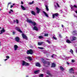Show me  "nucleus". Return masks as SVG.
I'll return each mask as SVG.
<instances>
[{
	"label": "nucleus",
	"instance_id": "26",
	"mask_svg": "<svg viewBox=\"0 0 77 77\" xmlns=\"http://www.w3.org/2000/svg\"><path fill=\"white\" fill-rule=\"evenodd\" d=\"M72 34H73V35H75V34H76V30L73 31L72 32Z\"/></svg>",
	"mask_w": 77,
	"mask_h": 77
},
{
	"label": "nucleus",
	"instance_id": "4",
	"mask_svg": "<svg viewBox=\"0 0 77 77\" xmlns=\"http://www.w3.org/2000/svg\"><path fill=\"white\" fill-rule=\"evenodd\" d=\"M22 65L23 66L24 65H25V66H29V64L27 63L26 62L24 61H23Z\"/></svg>",
	"mask_w": 77,
	"mask_h": 77
},
{
	"label": "nucleus",
	"instance_id": "12",
	"mask_svg": "<svg viewBox=\"0 0 77 77\" xmlns=\"http://www.w3.org/2000/svg\"><path fill=\"white\" fill-rule=\"evenodd\" d=\"M77 39L76 37L73 36L72 37V39L71 40V41H75Z\"/></svg>",
	"mask_w": 77,
	"mask_h": 77
},
{
	"label": "nucleus",
	"instance_id": "11",
	"mask_svg": "<svg viewBox=\"0 0 77 77\" xmlns=\"http://www.w3.org/2000/svg\"><path fill=\"white\" fill-rule=\"evenodd\" d=\"M14 50L16 51V50H17V49H18V46L17 45H14Z\"/></svg>",
	"mask_w": 77,
	"mask_h": 77
},
{
	"label": "nucleus",
	"instance_id": "3",
	"mask_svg": "<svg viewBox=\"0 0 77 77\" xmlns=\"http://www.w3.org/2000/svg\"><path fill=\"white\" fill-rule=\"evenodd\" d=\"M69 72L71 74H74V70L73 69V68H71L69 70Z\"/></svg>",
	"mask_w": 77,
	"mask_h": 77
},
{
	"label": "nucleus",
	"instance_id": "59",
	"mask_svg": "<svg viewBox=\"0 0 77 77\" xmlns=\"http://www.w3.org/2000/svg\"><path fill=\"white\" fill-rule=\"evenodd\" d=\"M26 77H29V76L28 75H26Z\"/></svg>",
	"mask_w": 77,
	"mask_h": 77
},
{
	"label": "nucleus",
	"instance_id": "27",
	"mask_svg": "<svg viewBox=\"0 0 77 77\" xmlns=\"http://www.w3.org/2000/svg\"><path fill=\"white\" fill-rule=\"evenodd\" d=\"M43 43V42H42L41 43L38 42V44L39 45H41L42 44V43Z\"/></svg>",
	"mask_w": 77,
	"mask_h": 77
},
{
	"label": "nucleus",
	"instance_id": "9",
	"mask_svg": "<svg viewBox=\"0 0 77 77\" xmlns=\"http://www.w3.org/2000/svg\"><path fill=\"white\" fill-rule=\"evenodd\" d=\"M59 15V14L57 13L54 14H52L53 18H55V16L56 17H57V16Z\"/></svg>",
	"mask_w": 77,
	"mask_h": 77
},
{
	"label": "nucleus",
	"instance_id": "48",
	"mask_svg": "<svg viewBox=\"0 0 77 77\" xmlns=\"http://www.w3.org/2000/svg\"><path fill=\"white\" fill-rule=\"evenodd\" d=\"M11 3H8V7L9 6V4H11Z\"/></svg>",
	"mask_w": 77,
	"mask_h": 77
},
{
	"label": "nucleus",
	"instance_id": "39",
	"mask_svg": "<svg viewBox=\"0 0 77 77\" xmlns=\"http://www.w3.org/2000/svg\"><path fill=\"white\" fill-rule=\"evenodd\" d=\"M47 64H48V65H49L50 64V62H47Z\"/></svg>",
	"mask_w": 77,
	"mask_h": 77
},
{
	"label": "nucleus",
	"instance_id": "2",
	"mask_svg": "<svg viewBox=\"0 0 77 77\" xmlns=\"http://www.w3.org/2000/svg\"><path fill=\"white\" fill-rule=\"evenodd\" d=\"M26 53L27 54H33V51L32 49H29V50H28L26 52Z\"/></svg>",
	"mask_w": 77,
	"mask_h": 77
},
{
	"label": "nucleus",
	"instance_id": "20",
	"mask_svg": "<svg viewBox=\"0 0 77 77\" xmlns=\"http://www.w3.org/2000/svg\"><path fill=\"white\" fill-rule=\"evenodd\" d=\"M43 13H44L46 17H48V14H47V13H46V12H45V11H43Z\"/></svg>",
	"mask_w": 77,
	"mask_h": 77
},
{
	"label": "nucleus",
	"instance_id": "53",
	"mask_svg": "<svg viewBox=\"0 0 77 77\" xmlns=\"http://www.w3.org/2000/svg\"><path fill=\"white\" fill-rule=\"evenodd\" d=\"M54 57V56H53V55H52L51 56V57L53 58V57Z\"/></svg>",
	"mask_w": 77,
	"mask_h": 77
},
{
	"label": "nucleus",
	"instance_id": "7",
	"mask_svg": "<svg viewBox=\"0 0 77 77\" xmlns=\"http://www.w3.org/2000/svg\"><path fill=\"white\" fill-rule=\"evenodd\" d=\"M22 36L23 39H25L26 40H27L28 39L27 37L26 36V35H25L23 33L22 34Z\"/></svg>",
	"mask_w": 77,
	"mask_h": 77
},
{
	"label": "nucleus",
	"instance_id": "38",
	"mask_svg": "<svg viewBox=\"0 0 77 77\" xmlns=\"http://www.w3.org/2000/svg\"><path fill=\"white\" fill-rule=\"evenodd\" d=\"M66 64H67L68 65H69V63L68 62H67L66 63Z\"/></svg>",
	"mask_w": 77,
	"mask_h": 77
},
{
	"label": "nucleus",
	"instance_id": "47",
	"mask_svg": "<svg viewBox=\"0 0 77 77\" xmlns=\"http://www.w3.org/2000/svg\"><path fill=\"white\" fill-rule=\"evenodd\" d=\"M16 21L15 20H14L13 23H16Z\"/></svg>",
	"mask_w": 77,
	"mask_h": 77
},
{
	"label": "nucleus",
	"instance_id": "45",
	"mask_svg": "<svg viewBox=\"0 0 77 77\" xmlns=\"http://www.w3.org/2000/svg\"><path fill=\"white\" fill-rule=\"evenodd\" d=\"M72 62H75V61L74 60H72Z\"/></svg>",
	"mask_w": 77,
	"mask_h": 77
},
{
	"label": "nucleus",
	"instance_id": "34",
	"mask_svg": "<svg viewBox=\"0 0 77 77\" xmlns=\"http://www.w3.org/2000/svg\"><path fill=\"white\" fill-rule=\"evenodd\" d=\"M43 63L45 64H47V62L46 61H45L43 62Z\"/></svg>",
	"mask_w": 77,
	"mask_h": 77
},
{
	"label": "nucleus",
	"instance_id": "31",
	"mask_svg": "<svg viewBox=\"0 0 77 77\" xmlns=\"http://www.w3.org/2000/svg\"><path fill=\"white\" fill-rule=\"evenodd\" d=\"M48 36V34L45 33L44 35L45 36Z\"/></svg>",
	"mask_w": 77,
	"mask_h": 77
},
{
	"label": "nucleus",
	"instance_id": "15",
	"mask_svg": "<svg viewBox=\"0 0 77 77\" xmlns=\"http://www.w3.org/2000/svg\"><path fill=\"white\" fill-rule=\"evenodd\" d=\"M36 9L37 11V14H39V13L40 12V9L39 8H38V7H36Z\"/></svg>",
	"mask_w": 77,
	"mask_h": 77
},
{
	"label": "nucleus",
	"instance_id": "28",
	"mask_svg": "<svg viewBox=\"0 0 77 77\" xmlns=\"http://www.w3.org/2000/svg\"><path fill=\"white\" fill-rule=\"evenodd\" d=\"M70 53H71L72 54H73V50L72 49H71L70 51Z\"/></svg>",
	"mask_w": 77,
	"mask_h": 77
},
{
	"label": "nucleus",
	"instance_id": "22",
	"mask_svg": "<svg viewBox=\"0 0 77 77\" xmlns=\"http://www.w3.org/2000/svg\"><path fill=\"white\" fill-rule=\"evenodd\" d=\"M46 9L47 11H49V9H48V6L47 5H45Z\"/></svg>",
	"mask_w": 77,
	"mask_h": 77
},
{
	"label": "nucleus",
	"instance_id": "19",
	"mask_svg": "<svg viewBox=\"0 0 77 77\" xmlns=\"http://www.w3.org/2000/svg\"><path fill=\"white\" fill-rule=\"evenodd\" d=\"M26 58L27 59H29V60L30 61H31V60H32V59L31 58V57L29 56V57H26Z\"/></svg>",
	"mask_w": 77,
	"mask_h": 77
},
{
	"label": "nucleus",
	"instance_id": "14",
	"mask_svg": "<svg viewBox=\"0 0 77 77\" xmlns=\"http://www.w3.org/2000/svg\"><path fill=\"white\" fill-rule=\"evenodd\" d=\"M33 30H36V31H38V28L37 27L34 26L33 28Z\"/></svg>",
	"mask_w": 77,
	"mask_h": 77
},
{
	"label": "nucleus",
	"instance_id": "62",
	"mask_svg": "<svg viewBox=\"0 0 77 77\" xmlns=\"http://www.w3.org/2000/svg\"><path fill=\"white\" fill-rule=\"evenodd\" d=\"M0 11H2V9H1L0 10Z\"/></svg>",
	"mask_w": 77,
	"mask_h": 77
},
{
	"label": "nucleus",
	"instance_id": "40",
	"mask_svg": "<svg viewBox=\"0 0 77 77\" xmlns=\"http://www.w3.org/2000/svg\"><path fill=\"white\" fill-rule=\"evenodd\" d=\"M47 42H48V43L49 44H50V41H49V40H47Z\"/></svg>",
	"mask_w": 77,
	"mask_h": 77
},
{
	"label": "nucleus",
	"instance_id": "57",
	"mask_svg": "<svg viewBox=\"0 0 77 77\" xmlns=\"http://www.w3.org/2000/svg\"><path fill=\"white\" fill-rule=\"evenodd\" d=\"M1 42H0V47H1Z\"/></svg>",
	"mask_w": 77,
	"mask_h": 77
},
{
	"label": "nucleus",
	"instance_id": "55",
	"mask_svg": "<svg viewBox=\"0 0 77 77\" xmlns=\"http://www.w3.org/2000/svg\"><path fill=\"white\" fill-rule=\"evenodd\" d=\"M11 11H9V14H11Z\"/></svg>",
	"mask_w": 77,
	"mask_h": 77
},
{
	"label": "nucleus",
	"instance_id": "35",
	"mask_svg": "<svg viewBox=\"0 0 77 77\" xmlns=\"http://www.w3.org/2000/svg\"><path fill=\"white\" fill-rule=\"evenodd\" d=\"M34 3V1H33L32 2H29L30 5H32V4H33V3Z\"/></svg>",
	"mask_w": 77,
	"mask_h": 77
},
{
	"label": "nucleus",
	"instance_id": "44",
	"mask_svg": "<svg viewBox=\"0 0 77 77\" xmlns=\"http://www.w3.org/2000/svg\"><path fill=\"white\" fill-rule=\"evenodd\" d=\"M71 9L73 11L74 9L73 8V7H71Z\"/></svg>",
	"mask_w": 77,
	"mask_h": 77
},
{
	"label": "nucleus",
	"instance_id": "54",
	"mask_svg": "<svg viewBox=\"0 0 77 77\" xmlns=\"http://www.w3.org/2000/svg\"><path fill=\"white\" fill-rule=\"evenodd\" d=\"M8 60V59H5L4 60H5V61H6V60Z\"/></svg>",
	"mask_w": 77,
	"mask_h": 77
},
{
	"label": "nucleus",
	"instance_id": "18",
	"mask_svg": "<svg viewBox=\"0 0 77 77\" xmlns=\"http://www.w3.org/2000/svg\"><path fill=\"white\" fill-rule=\"evenodd\" d=\"M35 66H36L40 67L41 66V65H40V64L38 63H35Z\"/></svg>",
	"mask_w": 77,
	"mask_h": 77
},
{
	"label": "nucleus",
	"instance_id": "64",
	"mask_svg": "<svg viewBox=\"0 0 77 77\" xmlns=\"http://www.w3.org/2000/svg\"><path fill=\"white\" fill-rule=\"evenodd\" d=\"M0 3H1V2H0Z\"/></svg>",
	"mask_w": 77,
	"mask_h": 77
},
{
	"label": "nucleus",
	"instance_id": "24",
	"mask_svg": "<svg viewBox=\"0 0 77 77\" xmlns=\"http://www.w3.org/2000/svg\"><path fill=\"white\" fill-rule=\"evenodd\" d=\"M66 42L67 43H71V42L69 40L67 39L66 40Z\"/></svg>",
	"mask_w": 77,
	"mask_h": 77
},
{
	"label": "nucleus",
	"instance_id": "50",
	"mask_svg": "<svg viewBox=\"0 0 77 77\" xmlns=\"http://www.w3.org/2000/svg\"><path fill=\"white\" fill-rule=\"evenodd\" d=\"M15 32H13V34L14 35H15Z\"/></svg>",
	"mask_w": 77,
	"mask_h": 77
},
{
	"label": "nucleus",
	"instance_id": "41",
	"mask_svg": "<svg viewBox=\"0 0 77 77\" xmlns=\"http://www.w3.org/2000/svg\"><path fill=\"white\" fill-rule=\"evenodd\" d=\"M56 4H57V6H58V8H59V7H60L59 6V4H58V3H57Z\"/></svg>",
	"mask_w": 77,
	"mask_h": 77
},
{
	"label": "nucleus",
	"instance_id": "25",
	"mask_svg": "<svg viewBox=\"0 0 77 77\" xmlns=\"http://www.w3.org/2000/svg\"><path fill=\"white\" fill-rule=\"evenodd\" d=\"M39 72V70H37L34 72V73L35 74H36V73H38V72Z\"/></svg>",
	"mask_w": 77,
	"mask_h": 77
},
{
	"label": "nucleus",
	"instance_id": "63",
	"mask_svg": "<svg viewBox=\"0 0 77 77\" xmlns=\"http://www.w3.org/2000/svg\"><path fill=\"white\" fill-rule=\"evenodd\" d=\"M1 29V27H0V29Z\"/></svg>",
	"mask_w": 77,
	"mask_h": 77
},
{
	"label": "nucleus",
	"instance_id": "5",
	"mask_svg": "<svg viewBox=\"0 0 77 77\" xmlns=\"http://www.w3.org/2000/svg\"><path fill=\"white\" fill-rule=\"evenodd\" d=\"M15 29L17 30L18 32H20V33H23V32L21 29H20V28L18 27H16L15 28Z\"/></svg>",
	"mask_w": 77,
	"mask_h": 77
},
{
	"label": "nucleus",
	"instance_id": "16",
	"mask_svg": "<svg viewBox=\"0 0 77 77\" xmlns=\"http://www.w3.org/2000/svg\"><path fill=\"white\" fill-rule=\"evenodd\" d=\"M47 74H48L49 75H50V76H52V74L50 73V72L49 71H47Z\"/></svg>",
	"mask_w": 77,
	"mask_h": 77
},
{
	"label": "nucleus",
	"instance_id": "21",
	"mask_svg": "<svg viewBox=\"0 0 77 77\" xmlns=\"http://www.w3.org/2000/svg\"><path fill=\"white\" fill-rule=\"evenodd\" d=\"M31 13L32 14V15H36V14H35V11H31Z\"/></svg>",
	"mask_w": 77,
	"mask_h": 77
},
{
	"label": "nucleus",
	"instance_id": "46",
	"mask_svg": "<svg viewBox=\"0 0 77 77\" xmlns=\"http://www.w3.org/2000/svg\"><path fill=\"white\" fill-rule=\"evenodd\" d=\"M21 5H23V4H24V3H23V1H21Z\"/></svg>",
	"mask_w": 77,
	"mask_h": 77
},
{
	"label": "nucleus",
	"instance_id": "60",
	"mask_svg": "<svg viewBox=\"0 0 77 77\" xmlns=\"http://www.w3.org/2000/svg\"><path fill=\"white\" fill-rule=\"evenodd\" d=\"M55 8H56V5H55Z\"/></svg>",
	"mask_w": 77,
	"mask_h": 77
},
{
	"label": "nucleus",
	"instance_id": "52",
	"mask_svg": "<svg viewBox=\"0 0 77 77\" xmlns=\"http://www.w3.org/2000/svg\"><path fill=\"white\" fill-rule=\"evenodd\" d=\"M62 27H63H63H64V26L63 25H62Z\"/></svg>",
	"mask_w": 77,
	"mask_h": 77
},
{
	"label": "nucleus",
	"instance_id": "42",
	"mask_svg": "<svg viewBox=\"0 0 77 77\" xmlns=\"http://www.w3.org/2000/svg\"><path fill=\"white\" fill-rule=\"evenodd\" d=\"M59 37L60 38H62V36L60 34L59 35Z\"/></svg>",
	"mask_w": 77,
	"mask_h": 77
},
{
	"label": "nucleus",
	"instance_id": "1",
	"mask_svg": "<svg viewBox=\"0 0 77 77\" xmlns=\"http://www.w3.org/2000/svg\"><path fill=\"white\" fill-rule=\"evenodd\" d=\"M26 21L28 23H32V24L34 26H36V23L33 22L31 20H29V19H27Z\"/></svg>",
	"mask_w": 77,
	"mask_h": 77
},
{
	"label": "nucleus",
	"instance_id": "49",
	"mask_svg": "<svg viewBox=\"0 0 77 77\" xmlns=\"http://www.w3.org/2000/svg\"><path fill=\"white\" fill-rule=\"evenodd\" d=\"M10 11H11V12H14V11H13V10H12V9H10Z\"/></svg>",
	"mask_w": 77,
	"mask_h": 77
},
{
	"label": "nucleus",
	"instance_id": "13",
	"mask_svg": "<svg viewBox=\"0 0 77 77\" xmlns=\"http://www.w3.org/2000/svg\"><path fill=\"white\" fill-rule=\"evenodd\" d=\"M56 64L54 63H53L51 64V68H54V67H56Z\"/></svg>",
	"mask_w": 77,
	"mask_h": 77
},
{
	"label": "nucleus",
	"instance_id": "58",
	"mask_svg": "<svg viewBox=\"0 0 77 77\" xmlns=\"http://www.w3.org/2000/svg\"><path fill=\"white\" fill-rule=\"evenodd\" d=\"M15 5V4H13V6H14Z\"/></svg>",
	"mask_w": 77,
	"mask_h": 77
},
{
	"label": "nucleus",
	"instance_id": "32",
	"mask_svg": "<svg viewBox=\"0 0 77 77\" xmlns=\"http://www.w3.org/2000/svg\"><path fill=\"white\" fill-rule=\"evenodd\" d=\"M38 48L39 49H40L41 50H43V49H44V48L43 47H38Z\"/></svg>",
	"mask_w": 77,
	"mask_h": 77
},
{
	"label": "nucleus",
	"instance_id": "30",
	"mask_svg": "<svg viewBox=\"0 0 77 77\" xmlns=\"http://www.w3.org/2000/svg\"><path fill=\"white\" fill-rule=\"evenodd\" d=\"M43 76H44V75L42 74H40L39 75V77H43Z\"/></svg>",
	"mask_w": 77,
	"mask_h": 77
},
{
	"label": "nucleus",
	"instance_id": "29",
	"mask_svg": "<svg viewBox=\"0 0 77 77\" xmlns=\"http://www.w3.org/2000/svg\"><path fill=\"white\" fill-rule=\"evenodd\" d=\"M38 38L39 39H42L43 37V36H38Z\"/></svg>",
	"mask_w": 77,
	"mask_h": 77
},
{
	"label": "nucleus",
	"instance_id": "61",
	"mask_svg": "<svg viewBox=\"0 0 77 77\" xmlns=\"http://www.w3.org/2000/svg\"><path fill=\"white\" fill-rule=\"evenodd\" d=\"M73 77H75V76H73Z\"/></svg>",
	"mask_w": 77,
	"mask_h": 77
},
{
	"label": "nucleus",
	"instance_id": "51",
	"mask_svg": "<svg viewBox=\"0 0 77 77\" xmlns=\"http://www.w3.org/2000/svg\"><path fill=\"white\" fill-rule=\"evenodd\" d=\"M14 7V6H13V5H11V8H12Z\"/></svg>",
	"mask_w": 77,
	"mask_h": 77
},
{
	"label": "nucleus",
	"instance_id": "33",
	"mask_svg": "<svg viewBox=\"0 0 77 77\" xmlns=\"http://www.w3.org/2000/svg\"><path fill=\"white\" fill-rule=\"evenodd\" d=\"M52 38L55 39V40H57V38L55 37L54 36H53Z\"/></svg>",
	"mask_w": 77,
	"mask_h": 77
},
{
	"label": "nucleus",
	"instance_id": "56",
	"mask_svg": "<svg viewBox=\"0 0 77 77\" xmlns=\"http://www.w3.org/2000/svg\"><path fill=\"white\" fill-rule=\"evenodd\" d=\"M46 77H49V76H48V75H47L46 76Z\"/></svg>",
	"mask_w": 77,
	"mask_h": 77
},
{
	"label": "nucleus",
	"instance_id": "37",
	"mask_svg": "<svg viewBox=\"0 0 77 77\" xmlns=\"http://www.w3.org/2000/svg\"><path fill=\"white\" fill-rule=\"evenodd\" d=\"M16 23L17 24H18V23H19V21H18V20L17 19L16 20Z\"/></svg>",
	"mask_w": 77,
	"mask_h": 77
},
{
	"label": "nucleus",
	"instance_id": "10",
	"mask_svg": "<svg viewBox=\"0 0 77 77\" xmlns=\"http://www.w3.org/2000/svg\"><path fill=\"white\" fill-rule=\"evenodd\" d=\"M5 32V29H4V28H3L2 29L1 31L0 34L1 35V34H3Z\"/></svg>",
	"mask_w": 77,
	"mask_h": 77
},
{
	"label": "nucleus",
	"instance_id": "8",
	"mask_svg": "<svg viewBox=\"0 0 77 77\" xmlns=\"http://www.w3.org/2000/svg\"><path fill=\"white\" fill-rule=\"evenodd\" d=\"M20 38H19V37L17 36L16 37H15V40L17 42H20Z\"/></svg>",
	"mask_w": 77,
	"mask_h": 77
},
{
	"label": "nucleus",
	"instance_id": "36",
	"mask_svg": "<svg viewBox=\"0 0 77 77\" xmlns=\"http://www.w3.org/2000/svg\"><path fill=\"white\" fill-rule=\"evenodd\" d=\"M72 7H74V8H77V5H74L73 6H72Z\"/></svg>",
	"mask_w": 77,
	"mask_h": 77
},
{
	"label": "nucleus",
	"instance_id": "17",
	"mask_svg": "<svg viewBox=\"0 0 77 77\" xmlns=\"http://www.w3.org/2000/svg\"><path fill=\"white\" fill-rule=\"evenodd\" d=\"M21 7V8L23 10V11H25V10H26V8H25V7L23 6V5H21L20 6Z\"/></svg>",
	"mask_w": 77,
	"mask_h": 77
},
{
	"label": "nucleus",
	"instance_id": "43",
	"mask_svg": "<svg viewBox=\"0 0 77 77\" xmlns=\"http://www.w3.org/2000/svg\"><path fill=\"white\" fill-rule=\"evenodd\" d=\"M6 58H7V59H9V56H6Z\"/></svg>",
	"mask_w": 77,
	"mask_h": 77
},
{
	"label": "nucleus",
	"instance_id": "23",
	"mask_svg": "<svg viewBox=\"0 0 77 77\" xmlns=\"http://www.w3.org/2000/svg\"><path fill=\"white\" fill-rule=\"evenodd\" d=\"M60 68L61 70H62V71H64V70H65V69L63 68V67H62V66H60Z\"/></svg>",
	"mask_w": 77,
	"mask_h": 77
},
{
	"label": "nucleus",
	"instance_id": "6",
	"mask_svg": "<svg viewBox=\"0 0 77 77\" xmlns=\"http://www.w3.org/2000/svg\"><path fill=\"white\" fill-rule=\"evenodd\" d=\"M15 29L17 30L18 32H20V33H23V32L21 29H20V28L18 27H16L15 28Z\"/></svg>",
	"mask_w": 77,
	"mask_h": 77
}]
</instances>
